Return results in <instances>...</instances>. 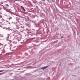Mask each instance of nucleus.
Masks as SVG:
<instances>
[{
    "label": "nucleus",
    "mask_w": 80,
    "mask_h": 80,
    "mask_svg": "<svg viewBox=\"0 0 80 80\" xmlns=\"http://www.w3.org/2000/svg\"><path fill=\"white\" fill-rule=\"evenodd\" d=\"M4 70L0 71V72H4Z\"/></svg>",
    "instance_id": "4"
},
{
    "label": "nucleus",
    "mask_w": 80,
    "mask_h": 80,
    "mask_svg": "<svg viewBox=\"0 0 80 80\" xmlns=\"http://www.w3.org/2000/svg\"><path fill=\"white\" fill-rule=\"evenodd\" d=\"M9 20H10V19H12V17H9V18H8Z\"/></svg>",
    "instance_id": "3"
},
{
    "label": "nucleus",
    "mask_w": 80,
    "mask_h": 80,
    "mask_svg": "<svg viewBox=\"0 0 80 80\" xmlns=\"http://www.w3.org/2000/svg\"><path fill=\"white\" fill-rule=\"evenodd\" d=\"M10 66L8 68H10Z\"/></svg>",
    "instance_id": "6"
},
{
    "label": "nucleus",
    "mask_w": 80,
    "mask_h": 80,
    "mask_svg": "<svg viewBox=\"0 0 80 80\" xmlns=\"http://www.w3.org/2000/svg\"><path fill=\"white\" fill-rule=\"evenodd\" d=\"M21 8H22V9H23V10H24V11H25V8H24V7H23V6H21Z\"/></svg>",
    "instance_id": "2"
},
{
    "label": "nucleus",
    "mask_w": 80,
    "mask_h": 80,
    "mask_svg": "<svg viewBox=\"0 0 80 80\" xmlns=\"http://www.w3.org/2000/svg\"><path fill=\"white\" fill-rule=\"evenodd\" d=\"M48 66H47L45 67H43L41 68V69H46V68H47V67H48Z\"/></svg>",
    "instance_id": "1"
},
{
    "label": "nucleus",
    "mask_w": 80,
    "mask_h": 80,
    "mask_svg": "<svg viewBox=\"0 0 80 80\" xmlns=\"http://www.w3.org/2000/svg\"><path fill=\"white\" fill-rule=\"evenodd\" d=\"M6 6H7V7H8V4H7Z\"/></svg>",
    "instance_id": "5"
}]
</instances>
